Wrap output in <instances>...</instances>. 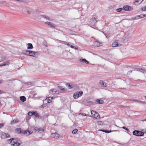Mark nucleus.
I'll return each instance as SVG.
<instances>
[{
  "instance_id": "obj_1",
  "label": "nucleus",
  "mask_w": 146,
  "mask_h": 146,
  "mask_svg": "<svg viewBox=\"0 0 146 146\" xmlns=\"http://www.w3.org/2000/svg\"><path fill=\"white\" fill-rule=\"evenodd\" d=\"M22 53L24 55H37L38 54V52L29 50H23Z\"/></svg>"
},
{
  "instance_id": "obj_2",
  "label": "nucleus",
  "mask_w": 146,
  "mask_h": 146,
  "mask_svg": "<svg viewBox=\"0 0 146 146\" xmlns=\"http://www.w3.org/2000/svg\"><path fill=\"white\" fill-rule=\"evenodd\" d=\"M133 135L137 136H142L144 135V133L139 130H135L133 132Z\"/></svg>"
},
{
  "instance_id": "obj_3",
  "label": "nucleus",
  "mask_w": 146,
  "mask_h": 146,
  "mask_svg": "<svg viewBox=\"0 0 146 146\" xmlns=\"http://www.w3.org/2000/svg\"><path fill=\"white\" fill-rule=\"evenodd\" d=\"M83 92L82 91H78L74 94L73 97L75 99H76L79 97L81 96L83 94Z\"/></svg>"
},
{
  "instance_id": "obj_4",
  "label": "nucleus",
  "mask_w": 146,
  "mask_h": 146,
  "mask_svg": "<svg viewBox=\"0 0 146 146\" xmlns=\"http://www.w3.org/2000/svg\"><path fill=\"white\" fill-rule=\"evenodd\" d=\"M91 113L93 114V113H95L93 115V117L96 119L100 118V115L99 113L97 112L96 111H95L92 110L91 111Z\"/></svg>"
},
{
  "instance_id": "obj_5",
  "label": "nucleus",
  "mask_w": 146,
  "mask_h": 146,
  "mask_svg": "<svg viewBox=\"0 0 146 146\" xmlns=\"http://www.w3.org/2000/svg\"><path fill=\"white\" fill-rule=\"evenodd\" d=\"M121 46V44H119L118 40H115L112 44V46L113 47L119 46Z\"/></svg>"
},
{
  "instance_id": "obj_6",
  "label": "nucleus",
  "mask_w": 146,
  "mask_h": 146,
  "mask_svg": "<svg viewBox=\"0 0 146 146\" xmlns=\"http://www.w3.org/2000/svg\"><path fill=\"white\" fill-rule=\"evenodd\" d=\"M134 70L139 71L144 74H146V70L142 68H135Z\"/></svg>"
},
{
  "instance_id": "obj_7",
  "label": "nucleus",
  "mask_w": 146,
  "mask_h": 146,
  "mask_svg": "<svg viewBox=\"0 0 146 146\" xmlns=\"http://www.w3.org/2000/svg\"><path fill=\"white\" fill-rule=\"evenodd\" d=\"M18 139H16L15 141H13L14 142L13 146H19L21 143V141H19V142H18Z\"/></svg>"
},
{
  "instance_id": "obj_8",
  "label": "nucleus",
  "mask_w": 146,
  "mask_h": 146,
  "mask_svg": "<svg viewBox=\"0 0 146 146\" xmlns=\"http://www.w3.org/2000/svg\"><path fill=\"white\" fill-rule=\"evenodd\" d=\"M122 9L123 10L126 11H131L133 10L132 8H131V7L128 5L124 6L123 7Z\"/></svg>"
},
{
  "instance_id": "obj_9",
  "label": "nucleus",
  "mask_w": 146,
  "mask_h": 146,
  "mask_svg": "<svg viewBox=\"0 0 146 146\" xmlns=\"http://www.w3.org/2000/svg\"><path fill=\"white\" fill-rule=\"evenodd\" d=\"M49 93L51 94H57L59 93V92L58 91L54 89H53L49 91Z\"/></svg>"
},
{
  "instance_id": "obj_10",
  "label": "nucleus",
  "mask_w": 146,
  "mask_h": 146,
  "mask_svg": "<svg viewBox=\"0 0 146 146\" xmlns=\"http://www.w3.org/2000/svg\"><path fill=\"white\" fill-rule=\"evenodd\" d=\"M99 83L102 87H105L107 86V83L102 80H100L99 81Z\"/></svg>"
},
{
  "instance_id": "obj_11",
  "label": "nucleus",
  "mask_w": 146,
  "mask_h": 146,
  "mask_svg": "<svg viewBox=\"0 0 146 146\" xmlns=\"http://www.w3.org/2000/svg\"><path fill=\"white\" fill-rule=\"evenodd\" d=\"M93 45L95 47H99L102 45V43L98 41H95L94 42Z\"/></svg>"
},
{
  "instance_id": "obj_12",
  "label": "nucleus",
  "mask_w": 146,
  "mask_h": 146,
  "mask_svg": "<svg viewBox=\"0 0 146 146\" xmlns=\"http://www.w3.org/2000/svg\"><path fill=\"white\" fill-rule=\"evenodd\" d=\"M51 137L53 138L56 139L58 138H59V135L58 134L55 133H52L51 135Z\"/></svg>"
},
{
  "instance_id": "obj_13",
  "label": "nucleus",
  "mask_w": 146,
  "mask_h": 146,
  "mask_svg": "<svg viewBox=\"0 0 146 146\" xmlns=\"http://www.w3.org/2000/svg\"><path fill=\"white\" fill-rule=\"evenodd\" d=\"M15 139L14 138H11L8 140V142L9 143H10L11 145L13 146L14 142L13 141H15Z\"/></svg>"
},
{
  "instance_id": "obj_14",
  "label": "nucleus",
  "mask_w": 146,
  "mask_h": 146,
  "mask_svg": "<svg viewBox=\"0 0 146 146\" xmlns=\"http://www.w3.org/2000/svg\"><path fill=\"white\" fill-rule=\"evenodd\" d=\"M10 64V62L9 60H7L6 62H4L3 63L0 64V66H4L7 65H9Z\"/></svg>"
},
{
  "instance_id": "obj_15",
  "label": "nucleus",
  "mask_w": 146,
  "mask_h": 146,
  "mask_svg": "<svg viewBox=\"0 0 146 146\" xmlns=\"http://www.w3.org/2000/svg\"><path fill=\"white\" fill-rule=\"evenodd\" d=\"M80 61L83 63H85L86 64H88L89 62L87 61L86 59L80 58Z\"/></svg>"
},
{
  "instance_id": "obj_16",
  "label": "nucleus",
  "mask_w": 146,
  "mask_h": 146,
  "mask_svg": "<svg viewBox=\"0 0 146 146\" xmlns=\"http://www.w3.org/2000/svg\"><path fill=\"white\" fill-rule=\"evenodd\" d=\"M19 121L17 119H14L13 121H11V124H13L15 123H17L19 122Z\"/></svg>"
},
{
  "instance_id": "obj_17",
  "label": "nucleus",
  "mask_w": 146,
  "mask_h": 146,
  "mask_svg": "<svg viewBox=\"0 0 146 146\" xmlns=\"http://www.w3.org/2000/svg\"><path fill=\"white\" fill-rule=\"evenodd\" d=\"M20 100L22 102H24L26 100V98L25 96H22L20 97Z\"/></svg>"
},
{
  "instance_id": "obj_18",
  "label": "nucleus",
  "mask_w": 146,
  "mask_h": 146,
  "mask_svg": "<svg viewBox=\"0 0 146 146\" xmlns=\"http://www.w3.org/2000/svg\"><path fill=\"white\" fill-rule=\"evenodd\" d=\"M27 48L28 49H32L33 48V46L31 43H28L27 44Z\"/></svg>"
},
{
  "instance_id": "obj_19",
  "label": "nucleus",
  "mask_w": 146,
  "mask_h": 146,
  "mask_svg": "<svg viewBox=\"0 0 146 146\" xmlns=\"http://www.w3.org/2000/svg\"><path fill=\"white\" fill-rule=\"evenodd\" d=\"M33 115H35V117H40L38 113L36 111H33Z\"/></svg>"
},
{
  "instance_id": "obj_20",
  "label": "nucleus",
  "mask_w": 146,
  "mask_h": 146,
  "mask_svg": "<svg viewBox=\"0 0 146 146\" xmlns=\"http://www.w3.org/2000/svg\"><path fill=\"white\" fill-rule=\"evenodd\" d=\"M92 102L90 101V100H88L87 102V104H86V105L88 106H90L92 104Z\"/></svg>"
},
{
  "instance_id": "obj_21",
  "label": "nucleus",
  "mask_w": 146,
  "mask_h": 146,
  "mask_svg": "<svg viewBox=\"0 0 146 146\" xmlns=\"http://www.w3.org/2000/svg\"><path fill=\"white\" fill-rule=\"evenodd\" d=\"M96 102H98L99 104H103L104 103V101L103 100H101L99 99H98L96 100Z\"/></svg>"
},
{
  "instance_id": "obj_22",
  "label": "nucleus",
  "mask_w": 146,
  "mask_h": 146,
  "mask_svg": "<svg viewBox=\"0 0 146 146\" xmlns=\"http://www.w3.org/2000/svg\"><path fill=\"white\" fill-rule=\"evenodd\" d=\"M41 16L43 18L45 19L46 20H50V18L48 16H46V15H41Z\"/></svg>"
},
{
  "instance_id": "obj_23",
  "label": "nucleus",
  "mask_w": 146,
  "mask_h": 146,
  "mask_svg": "<svg viewBox=\"0 0 146 146\" xmlns=\"http://www.w3.org/2000/svg\"><path fill=\"white\" fill-rule=\"evenodd\" d=\"M15 130L16 131L17 133L18 134H21V128H17Z\"/></svg>"
},
{
  "instance_id": "obj_24",
  "label": "nucleus",
  "mask_w": 146,
  "mask_h": 146,
  "mask_svg": "<svg viewBox=\"0 0 146 146\" xmlns=\"http://www.w3.org/2000/svg\"><path fill=\"white\" fill-rule=\"evenodd\" d=\"M137 16L138 18V19L142 18L144 17L143 14H141L139 15H137Z\"/></svg>"
},
{
  "instance_id": "obj_25",
  "label": "nucleus",
  "mask_w": 146,
  "mask_h": 146,
  "mask_svg": "<svg viewBox=\"0 0 146 146\" xmlns=\"http://www.w3.org/2000/svg\"><path fill=\"white\" fill-rule=\"evenodd\" d=\"M66 85L67 86H68V88L69 89H71L73 87V86H72L69 83L66 84Z\"/></svg>"
},
{
  "instance_id": "obj_26",
  "label": "nucleus",
  "mask_w": 146,
  "mask_h": 146,
  "mask_svg": "<svg viewBox=\"0 0 146 146\" xmlns=\"http://www.w3.org/2000/svg\"><path fill=\"white\" fill-rule=\"evenodd\" d=\"M57 88L58 89H60L62 91H65V90L64 88H62V87L61 86H58Z\"/></svg>"
},
{
  "instance_id": "obj_27",
  "label": "nucleus",
  "mask_w": 146,
  "mask_h": 146,
  "mask_svg": "<svg viewBox=\"0 0 146 146\" xmlns=\"http://www.w3.org/2000/svg\"><path fill=\"white\" fill-rule=\"evenodd\" d=\"M44 101H45L44 100H43V104L40 107H42V108H44L46 107L47 106V104H44Z\"/></svg>"
},
{
  "instance_id": "obj_28",
  "label": "nucleus",
  "mask_w": 146,
  "mask_h": 146,
  "mask_svg": "<svg viewBox=\"0 0 146 146\" xmlns=\"http://www.w3.org/2000/svg\"><path fill=\"white\" fill-rule=\"evenodd\" d=\"M97 122L99 125H103L104 124V123L102 121H98Z\"/></svg>"
},
{
  "instance_id": "obj_29",
  "label": "nucleus",
  "mask_w": 146,
  "mask_h": 146,
  "mask_svg": "<svg viewBox=\"0 0 146 146\" xmlns=\"http://www.w3.org/2000/svg\"><path fill=\"white\" fill-rule=\"evenodd\" d=\"M134 101H136L138 102L139 103H140L143 104L146 103V102H145L142 101H139V100H134Z\"/></svg>"
},
{
  "instance_id": "obj_30",
  "label": "nucleus",
  "mask_w": 146,
  "mask_h": 146,
  "mask_svg": "<svg viewBox=\"0 0 146 146\" xmlns=\"http://www.w3.org/2000/svg\"><path fill=\"white\" fill-rule=\"evenodd\" d=\"M117 131V130H113V131H109V130H105V132L106 133H110V132H111L112 131Z\"/></svg>"
},
{
  "instance_id": "obj_31",
  "label": "nucleus",
  "mask_w": 146,
  "mask_h": 146,
  "mask_svg": "<svg viewBox=\"0 0 146 146\" xmlns=\"http://www.w3.org/2000/svg\"><path fill=\"white\" fill-rule=\"evenodd\" d=\"M77 131H78L77 129H76L72 131V133L73 134H76V133L77 132Z\"/></svg>"
},
{
  "instance_id": "obj_32",
  "label": "nucleus",
  "mask_w": 146,
  "mask_h": 146,
  "mask_svg": "<svg viewBox=\"0 0 146 146\" xmlns=\"http://www.w3.org/2000/svg\"><path fill=\"white\" fill-rule=\"evenodd\" d=\"M49 98H50V97H49L48 98V99H47V98H46L45 100V101L46 100H47V102H48V103H50L51 102V100L49 99ZM50 98H51V99H52V98H51V97H50Z\"/></svg>"
},
{
  "instance_id": "obj_33",
  "label": "nucleus",
  "mask_w": 146,
  "mask_h": 146,
  "mask_svg": "<svg viewBox=\"0 0 146 146\" xmlns=\"http://www.w3.org/2000/svg\"><path fill=\"white\" fill-rule=\"evenodd\" d=\"M4 134H5V133H2V136L1 137V139L5 138V135Z\"/></svg>"
},
{
  "instance_id": "obj_34",
  "label": "nucleus",
  "mask_w": 146,
  "mask_h": 146,
  "mask_svg": "<svg viewBox=\"0 0 146 146\" xmlns=\"http://www.w3.org/2000/svg\"><path fill=\"white\" fill-rule=\"evenodd\" d=\"M27 131L26 132V133H25V134H26L27 135H30V134H31L32 133L31 132L29 131V130H27V131Z\"/></svg>"
},
{
  "instance_id": "obj_35",
  "label": "nucleus",
  "mask_w": 146,
  "mask_h": 146,
  "mask_svg": "<svg viewBox=\"0 0 146 146\" xmlns=\"http://www.w3.org/2000/svg\"><path fill=\"white\" fill-rule=\"evenodd\" d=\"M106 37L107 38H109L110 37V35L109 33H104Z\"/></svg>"
},
{
  "instance_id": "obj_36",
  "label": "nucleus",
  "mask_w": 146,
  "mask_h": 146,
  "mask_svg": "<svg viewBox=\"0 0 146 146\" xmlns=\"http://www.w3.org/2000/svg\"><path fill=\"white\" fill-rule=\"evenodd\" d=\"M139 1L138 0H136L134 2L135 5H137L140 4L139 3Z\"/></svg>"
},
{
  "instance_id": "obj_37",
  "label": "nucleus",
  "mask_w": 146,
  "mask_h": 146,
  "mask_svg": "<svg viewBox=\"0 0 146 146\" xmlns=\"http://www.w3.org/2000/svg\"><path fill=\"white\" fill-rule=\"evenodd\" d=\"M28 114L29 116L33 115V111H30L28 113Z\"/></svg>"
},
{
  "instance_id": "obj_38",
  "label": "nucleus",
  "mask_w": 146,
  "mask_h": 146,
  "mask_svg": "<svg viewBox=\"0 0 146 146\" xmlns=\"http://www.w3.org/2000/svg\"><path fill=\"white\" fill-rule=\"evenodd\" d=\"M5 135V138H9L10 137V135L9 133H5V134H4Z\"/></svg>"
},
{
  "instance_id": "obj_39",
  "label": "nucleus",
  "mask_w": 146,
  "mask_h": 146,
  "mask_svg": "<svg viewBox=\"0 0 146 146\" xmlns=\"http://www.w3.org/2000/svg\"><path fill=\"white\" fill-rule=\"evenodd\" d=\"M2 58V59L3 61V60H5L6 58V57L5 56V55H2V56L1 57Z\"/></svg>"
},
{
  "instance_id": "obj_40",
  "label": "nucleus",
  "mask_w": 146,
  "mask_h": 146,
  "mask_svg": "<svg viewBox=\"0 0 146 146\" xmlns=\"http://www.w3.org/2000/svg\"><path fill=\"white\" fill-rule=\"evenodd\" d=\"M122 128H123V129H124L127 131H129V129L128 128H127V127H126L125 126H123Z\"/></svg>"
},
{
  "instance_id": "obj_41",
  "label": "nucleus",
  "mask_w": 146,
  "mask_h": 146,
  "mask_svg": "<svg viewBox=\"0 0 146 146\" xmlns=\"http://www.w3.org/2000/svg\"><path fill=\"white\" fill-rule=\"evenodd\" d=\"M60 42L62 44H64L66 45L67 44V42L66 41H60Z\"/></svg>"
},
{
  "instance_id": "obj_42",
  "label": "nucleus",
  "mask_w": 146,
  "mask_h": 146,
  "mask_svg": "<svg viewBox=\"0 0 146 146\" xmlns=\"http://www.w3.org/2000/svg\"><path fill=\"white\" fill-rule=\"evenodd\" d=\"M44 131V129H43L42 128H38V132L39 131H41L42 132H43Z\"/></svg>"
},
{
  "instance_id": "obj_43",
  "label": "nucleus",
  "mask_w": 146,
  "mask_h": 146,
  "mask_svg": "<svg viewBox=\"0 0 146 146\" xmlns=\"http://www.w3.org/2000/svg\"><path fill=\"white\" fill-rule=\"evenodd\" d=\"M18 58H19V59H20L22 60H23L25 58V57H24L23 56H19L18 57Z\"/></svg>"
},
{
  "instance_id": "obj_44",
  "label": "nucleus",
  "mask_w": 146,
  "mask_h": 146,
  "mask_svg": "<svg viewBox=\"0 0 146 146\" xmlns=\"http://www.w3.org/2000/svg\"><path fill=\"white\" fill-rule=\"evenodd\" d=\"M4 125L5 124L4 123H0V128H1L2 127H3L4 126Z\"/></svg>"
},
{
  "instance_id": "obj_45",
  "label": "nucleus",
  "mask_w": 146,
  "mask_h": 146,
  "mask_svg": "<svg viewBox=\"0 0 146 146\" xmlns=\"http://www.w3.org/2000/svg\"><path fill=\"white\" fill-rule=\"evenodd\" d=\"M116 10L117 12H119L121 11L122 9L121 8H119L116 9Z\"/></svg>"
},
{
  "instance_id": "obj_46",
  "label": "nucleus",
  "mask_w": 146,
  "mask_h": 146,
  "mask_svg": "<svg viewBox=\"0 0 146 146\" xmlns=\"http://www.w3.org/2000/svg\"><path fill=\"white\" fill-rule=\"evenodd\" d=\"M79 114H81L83 116H86L87 115L86 114L84 113H80Z\"/></svg>"
},
{
  "instance_id": "obj_47",
  "label": "nucleus",
  "mask_w": 146,
  "mask_h": 146,
  "mask_svg": "<svg viewBox=\"0 0 146 146\" xmlns=\"http://www.w3.org/2000/svg\"><path fill=\"white\" fill-rule=\"evenodd\" d=\"M141 9L143 11H146V6L142 8Z\"/></svg>"
},
{
  "instance_id": "obj_48",
  "label": "nucleus",
  "mask_w": 146,
  "mask_h": 146,
  "mask_svg": "<svg viewBox=\"0 0 146 146\" xmlns=\"http://www.w3.org/2000/svg\"><path fill=\"white\" fill-rule=\"evenodd\" d=\"M27 131H22L21 130V134H25V133H26Z\"/></svg>"
},
{
  "instance_id": "obj_49",
  "label": "nucleus",
  "mask_w": 146,
  "mask_h": 146,
  "mask_svg": "<svg viewBox=\"0 0 146 146\" xmlns=\"http://www.w3.org/2000/svg\"><path fill=\"white\" fill-rule=\"evenodd\" d=\"M38 128H38V127H35L34 129V130H35V131H38Z\"/></svg>"
},
{
  "instance_id": "obj_50",
  "label": "nucleus",
  "mask_w": 146,
  "mask_h": 146,
  "mask_svg": "<svg viewBox=\"0 0 146 146\" xmlns=\"http://www.w3.org/2000/svg\"><path fill=\"white\" fill-rule=\"evenodd\" d=\"M132 19L133 20L138 19L137 16H136L135 17H133L132 18Z\"/></svg>"
},
{
  "instance_id": "obj_51",
  "label": "nucleus",
  "mask_w": 146,
  "mask_h": 146,
  "mask_svg": "<svg viewBox=\"0 0 146 146\" xmlns=\"http://www.w3.org/2000/svg\"><path fill=\"white\" fill-rule=\"evenodd\" d=\"M50 27H52L53 28H54L55 27V26L54 25V24H51Z\"/></svg>"
},
{
  "instance_id": "obj_52",
  "label": "nucleus",
  "mask_w": 146,
  "mask_h": 146,
  "mask_svg": "<svg viewBox=\"0 0 146 146\" xmlns=\"http://www.w3.org/2000/svg\"><path fill=\"white\" fill-rule=\"evenodd\" d=\"M70 47L72 48H74L76 50L78 49L77 48H76L75 47V46L72 45L70 46Z\"/></svg>"
},
{
  "instance_id": "obj_53",
  "label": "nucleus",
  "mask_w": 146,
  "mask_h": 146,
  "mask_svg": "<svg viewBox=\"0 0 146 146\" xmlns=\"http://www.w3.org/2000/svg\"><path fill=\"white\" fill-rule=\"evenodd\" d=\"M27 12L28 14H30L31 13V11H30L28 10L27 11Z\"/></svg>"
},
{
  "instance_id": "obj_54",
  "label": "nucleus",
  "mask_w": 146,
  "mask_h": 146,
  "mask_svg": "<svg viewBox=\"0 0 146 146\" xmlns=\"http://www.w3.org/2000/svg\"><path fill=\"white\" fill-rule=\"evenodd\" d=\"M45 23L49 25H50L51 23L50 22H46Z\"/></svg>"
},
{
  "instance_id": "obj_55",
  "label": "nucleus",
  "mask_w": 146,
  "mask_h": 146,
  "mask_svg": "<svg viewBox=\"0 0 146 146\" xmlns=\"http://www.w3.org/2000/svg\"><path fill=\"white\" fill-rule=\"evenodd\" d=\"M44 43H45L44 45H45V46H46V47H47V44L46 42L45 41Z\"/></svg>"
},
{
  "instance_id": "obj_56",
  "label": "nucleus",
  "mask_w": 146,
  "mask_h": 146,
  "mask_svg": "<svg viewBox=\"0 0 146 146\" xmlns=\"http://www.w3.org/2000/svg\"><path fill=\"white\" fill-rule=\"evenodd\" d=\"M105 130H104V129H100V130H99L105 132Z\"/></svg>"
},
{
  "instance_id": "obj_57",
  "label": "nucleus",
  "mask_w": 146,
  "mask_h": 146,
  "mask_svg": "<svg viewBox=\"0 0 146 146\" xmlns=\"http://www.w3.org/2000/svg\"><path fill=\"white\" fill-rule=\"evenodd\" d=\"M138 0L139 1V3H140V4L143 0Z\"/></svg>"
},
{
  "instance_id": "obj_58",
  "label": "nucleus",
  "mask_w": 146,
  "mask_h": 146,
  "mask_svg": "<svg viewBox=\"0 0 146 146\" xmlns=\"http://www.w3.org/2000/svg\"><path fill=\"white\" fill-rule=\"evenodd\" d=\"M71 44V43H67V44L66 45H67L68 46H70V44Z\"/></svg>"
},
{
  "instance_id": "obj_59",
  "label": "nucleus",
  "mask_w": 146,
  "mask_h": 146,
  "mask_svg": "<svg viewBox=\"0 0 146 146\" xmlns=\"http://www.w3.org/2000/svg\"><path fill=\"white\" fill-rule=\"evenodd\" d=\"M3 83V80H0V84Z\"/></svg>"
},
{
  "instance_id": "obj_60",
  "label": "nucleus",
  "mask_w": 146,
  "mask_h": 146,
  "mask_svg": "<svg viewBox=\"0 0 146 146\" xmlns=\"http://www.w3.org/2000/svg\"><path fill=\"white\" fill-rule=\"evenodd\" d=\"M120 88L121 89H123L124 90H126V89L125 88Z\"/></svg>"
},
{
  "instance_id": "obj_61",
  "label": "nucleus",
  "mask_w": 146,
  "mask_h": 146,
  "mask_svg": "<svg viewBox=\"0 0 146 146\" xmlns=\"http://www.w3.org/2000/svg\"><path fill=\"white\" fill-rule=\"evenodd\" d=\"M143 17H146V14H143Z\"/></svg>"
},
{
  "instance_id": "obj_62",
  "label": "nucleus",
  "mask_w": 146,
  "mask_h": 146,
  "mask_svg": "<svg viewBox=\"0 0 146 146\" xmlns=\"http://www.w3.org/2000/svg\"><path fill=\"white\" fill-rule=\"evenodd\" d=\"M3 91L0 90V94H2V93Z\"/></svg>"
},
{
  "instance_id": "obj_63",
  "label": "nucleus",
  "mask_w": 146,
  "mask_h": 146,
  "mask_svg": "<svg viewBox=\"0 0 146 146\" xmlns=\"http://www.w3.org/2000/svg\"><path fill=\"white\" fill-rule=\"evenodd\" d=\"M93 19L95 21H96V19L95 18V17H94V19Z\"/></svg>"
},
{
  "instance_id": "obj_64",
  "label": "nucleus",
  "mask_w": 146,
  "mask_h": 146,
  "mask_svg": "<svg viewBox=\"0 0 146 146\" xmlns=\"http://www.w3.org/2000/svg\"><path fill=\"white\" fill-rule=\"evenodd\" d=\"M143 121H146V119H143Z\"/></svg>"
}]
</instances>
